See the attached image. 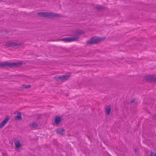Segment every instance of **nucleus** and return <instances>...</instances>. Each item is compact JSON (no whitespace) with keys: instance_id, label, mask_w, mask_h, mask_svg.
<instances>
[{"instance_id":"nucleus-1","label":"nucleus","mask_w":156,"mask_h":156,"mask_svg":"<svg viewBox=\"0 0 156 156\" xmlns=\"http://www.w3.org/2000/svg\"><path fill=\"white\" fill-rule=\"evenodd\" d=\"M37 14L40 16L48 18H58L61 17L60 14L53 12H38Z\"/></svg>"},{"instance_id":"nucleus-2","label":"nucleus","mask_w":156,"mask_h":156,"mask_svg":"<svg viewBox=\"0 0 156 156\" xmlns=\"http://www.w3.org/2000/svg\"><path fill=\"white\" fill-rule=\"evenodd\" d=\"M105 39V37H93L91 38L87 42V43L89 44H93L99 42L103 41Z\"/></svg>"},{"instance_id":"nucleus-3","label":"nucleus","mask_w":156,"mask_h":156,"mask_svg":"<svg viewBox=\"0 0 156 156\" xmlns=\"http://www.w3.org/2000/svg\"><path fill=\"white\" fill-rule=\"evenodd\" d=\"M21 63H11L7 62L0 63V67L4 68L6 66H9L12 67L15 66L17 65L18 64H21Z\"/></svg>"},{"instance_id":"nucleus-4","label":"nucleus","mask_w":156,"mask_h":156,"mask_svg":"<svg viewBox=\"0 0 156 156\" xmlns=\"http://www.w3.org/2000/svg\"><path fill=\"white\" fill-rule=\"evenodd\" d=\"M78 38V37H70L62 38L60 40L65 42H72L77 41Z\"/></svg>"},{"instance_id":"nucleus-5","label":"nucleus","mask_w":156,"mask_h":156,"mask_svg":"<svg viewBox=\"0 0 156 156\" xmlns=\"http://www.w3.org/2000/svg\"><path fill=\"white\" fill-rule=\"evenodd\" d=\"M20 44V43L18 42H13L8 41L6 43V46L9 47H15Z\"/></svg>"},{"instance_id":"nucleus-6","label":"nucleus","mask_w":156,"mask_h":156,"mask_svg":"<svg viewBox=\"0 0 156 156\" xmlns=\"http://www.w3.org/2000/svg\"><path fill=\"white\" fill-rule=\"evenodd\" d=\"M10 119L9 116H6L4 120L0 123V129L2 128L7 123Z\"/></svg>"},{"instance_id":"nucleus-7","label":"nucleus","mask_w":156,"mask_h":156,"mask_svg":"<svg viewBox=\"0 0 156 156\" xmlns=\"http://www.w3.org/2000/svg\"><path fill=\"white\" fill-rule=\"evenodd\" d=\"M70 74L69 73L68 75H66L62 76H60L58 77V79L62 81H63L67 80L70 77Z\"/></svg>"},{"instance_id":"nucleus-8","label":"nucleus","mask_w":156,"mask_h":156,"mask_svg":"<svg viewBox=\"0 0 156 156\" xmlns=\"http://www.w3.org/2000/svg\"><path fill=\"white\" fill-rule=\"evenodd\" d=\"M55 131L58 133H59L62 135H63L65 134V130L63 128H58L56 129Z\"/></svg>"},{"instance_id":"nucleus-9","label":"nucleus","mask_w":156,"mask_h":156,"mask_svg":"<svg viewBox=\"0 0 156 156\" xmlns=\"http://www.w3.org/2000/svg\"><path fill=\"white\" fill-rule=\"evenodd\" d=\"M61 120L62 117H60L59 116H57L56 117L54 121L55 124L57 125H58L59 123L61 121Z\"/></svg>"},{"instance_id":"nucleus-10","label":"nucleus","mask_w":156,"mask_h":156,"mask_svg":"<svg viewBox=\"0 0 156 156\" xmlns=\"http://www.w3.org/2000/svg\"><path fill=\"white\" fill-rule=\"evenodd\" d=\"M14 144L15 147L17 149L20 148L21 146L20 144V141L19 140H17L15 141L14 142Z\"/></svg>"},{"instance_id":"nucleus-11","label":"nucleus","mask_w":156,"mask_h":156,"mask_svg":"<svg viewBox=\"0 0 156 156\" xmlns=\"http://www.w3.org/2000/svg\"><path fill=\"white\" fill-rule=\"evenodd\" d=\"M105 112L107 115H108L111 111V108L110 105H108L107 106L105 109Z\"/></svg>"},{"instance_id":"nucleus-12","label":"nucleus","mask_w":156,"mask_h":156,"mask_svg":"<svg viewBox=\"0 0 156 156\" xmlns=\"http://www.w3.org/2000/svg\"><path fill=\"white\" fill-rule=\"evenodd\" d=\"M84 33V32L81 30H77L75 32V34L76 36H79Z\"/></svg>"},{"instance_id":"nucleus-13","label":"nucleus","mask_w":156,"mask_h":156,"mask_svg":"<svg viewBox=\"0 0 156 156\" xmlns=\"http://www.w3.org/2000/svg\"><path fill=\"white\" fill-rule=\"evenodd\" d=\"M37 124L35 122L32 123L30 125V127L31 128H34L37 127Z\"/></svg>"},{"instance_id":"nucleus-14","label":"nucleus","mask_w":156,"mask_h":156,"mask_svg":"<svg viewBox=\"0 0 156 156\" xmlns=\"http://www.w3.org/2000/svg\"><path fill=\"white\" fill-rule=\"evenodd\" d=\"M16 118L18 120H20L21 119V113H18L16 117Z\"/></svg>"},{"instance_id":"nucleus-15","label":"nucleus","mask_w":156,"mask_h":156,"mask_svg":"<svg viewBox=\"0 0 156 156\" xmlns=\"http://www.w3.org/2000/svg\"><path fill=\"white\" fill-rule=\"evenodd\" d=\"M31 87L30 85L27 86V85H23V88H27L30 87Z\"/></svg>"},{"instance_id":"nucleus-16","label":"nucleus","mask_w":156,"mask_h":156,"mask_svg":"<svg viewBox=\"0 0 156 156\" xmlns=\"http://www.w3.org/2000/svg\"><path fill=\"white\" fill-rule=\"evenodd\" d=\"M151 156H156V154L154 153L151 151L150 153Z\"/></svg>"},{"instance_id":"nucleus-17","label":"nucleus","mask_w":156,"mask_h":156,"mask_svg":"<svg viewBox=\"0 0 156 156\" xmlns=\"http://www.w3.org/2000/svg\"><path fill=\"white\" fill-rule=\"evenodd\" d=\"M150 77H151V76H147V78H150Z\"/></svg>"}]
</instances>
